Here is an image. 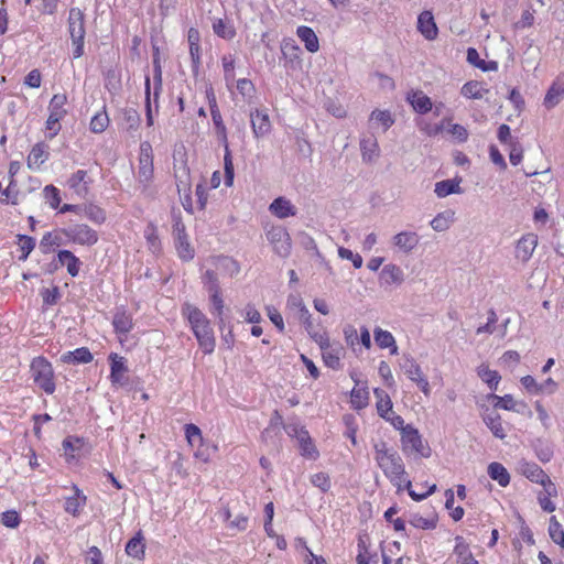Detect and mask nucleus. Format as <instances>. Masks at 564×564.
I'll list each match as a JSON object with an SVG mask.
<instances>
[{
	"mask_svg": "<svg viewBox=\"0 0 564 564\" xmlns=\"http://www.w3.org/2000/svg\"><path fill=\"white\" fill-rule=\"evenodd\" d=\"M30 368L35 384L47 394H52L55 391L52 365L44 357H36L32 360Z\"/></svg>",
	"mask_w": 564,
	"mask_h": 564,
	"instance_id": "obj_2",
	"label": "nucleus"
},
{
	"mask_svg": "<svg viewBox=\"0 0 564 564\" xmlns=\"http://www.w3.org/2000/svg\"><path fill=\"white\" fill-rule=\"evenodd\" d=\"M478 376L481 378V380L484 382H486L488 384V387L491 390L497 389L498 383L501 379V377L499 376V373L496 370H490L489 368L484 367V366L478 368Z\"/></svg>",
	"mask_w": 564,
	"mask_h": 564,
	"instance_id": "obj_41",
	"label": "nucleus"
},
{
	"mask_svg": "<svg viewBox=\"0 0 564 564\" xmlns=\"http://www.w3.org/2000/svg\"><path fill=\"white\" fill-rule=\"evenodd\" d=\"M153 64H154V75H153V80H154V91H153V101L155 104V108L158 109V102H159V97H160V91L162 89V69H161V65L159 63V61L156 58H154L153 61Z\"/></svg>",
	"mask_w": 564,
	"mask_h": 564,
	"instance_id": "obj_45",
	"label": "nucleus"
},
{
	"mask_svg": "<svg viewBox=\"0 0 564 564\" xmlns=\"http://www.w3.org/2000/svg\"><path fill=\"white\" fill-rule=\"evenodd\" d=\"M296 35L310 53H316L319 50L318 37L312 28L301 25L296 30Z\"/></svg>",
	"mask_w": 564,
	"mask_h": 564,
	"instance_id": "obj_19",
	"label": "nucleus"
},
{
	"mask_svg": "<svg viewBox=\"0 0 564 564\" xmlns=\"http://www.w3.org/2000/svg\"><path fill=\"white\" fill-rule=\"evenodd\" d=\"M185 436L192 446L203 443L202 431L195 424L189 423L185 425Z\"/></svg>",
	"mask_w": 564,
	"mask_h": 564,
	"instance_id": "obj_50",
	"label": "nucleus"
},
{
	"mask_svg": "<svg viewBox=\"0 0 564 564\" xmlns=\"http://www.w3.org/2000/svg\"><path fill=\"white\" fill-rule=\"evenodd\" d=\"M139 181L148 184L153 176L152 148L149 142L141 143L139 156Z\"/></svg>",
	"mask_w": 564,
	"mask_h": 564,
	"instance_id": "obj_9",
	"label": "nucleus"
},
{
	"mask_svg": "<svg viewBox=\"0 0 564 564\" xmlns=\"http://www.w3.org/2000/svg\"><path fill=\"white\" fill-rule=\"evenodd\" d=\"M376 344L380 348H391V354L394 355L398 352V346L395 345L394 337L388 330H383L380 327H377L373 330Z\"/></svg>",
	"mask_w": 564,
	"mask_h": 564,
	"instance_id": "obj_29",
	"label": "nucleus"
},
{
	"mask_svg": "<svg viewBox=\"0 0 564 564\" xmlns=\"http://www.w3.org/2000/svg\"><path fill=\"white\" fill-rule=\"evenodd\" d=\"M455 542H456V545L454 547V553L458 557L457 561H462L463 558H466L473 554L469 550V545L465 542L463 536L457 535L455 538Z\"/></svg>",
	"mask_w": 564,
	"mask_h": 564,
	"instance_id": "obj_58",
	"label": "nucleus"
},
{
	"mask_svg": "<svg viewBox=\"0 0 564 564\" xmlns=\"http://www.w3.org/2000/svg\"><path fill=\"white\" fill-rule=\"evenodd\" d=\"M43 195L51 208L56 209L61 204L59 189L54 185H46L43 188Z\"/></svg>",
	"mask_w": 564,
	"mask_h": 564,
	"instance_id": "obj_47",
	"label": "nucleus"
},
{
	"mask_svg": "<svg viewBox=\"0 0 564 564\" xmlns=\"http://www.w3.org/2000/svg\"><path fill=\"white\" fill-rule=\"evenodd\" d=\"M408 100L412 105L413 109L421 115L427 113L433 106L431 98L422 91H415L412 95H409Z\"/></svg>",
	"mask_w": 564,
	"mask_h": 564,
	"instance_id": "obj_27",
	"label": "nucleus"
},
{
	"mask_svg": "<svg viewBox=\"0 0 564 564\" xmlns=\"http://www.w3.org/2000/svg\"><path fill=\"white\" fill-rule=\"evenodd\" d=\"M538 246V236L535 234H527L522 236L516 246V258L521 262H528Z\"/></svg>",
	"mask_w": 564,
	"mask_h": 564,
	"instance_id": "obj_11",
	"label": "nucleus"
},
{
	"mask_svg": "<svg viewBox=\"0 0 564 564\" xmlns=\"http://www.w3.org/2000/svg\"><path fill=\"white\" fill-rule=\"evenodd\" d=\"M85 216L95 224H102L106 220V213L96 205L86 206Z\"/></svg>",
	"mask_w": 564,
	"mask_h": 564,
	"instance_id": "obj_51",
	"label": "nucleus"
},
{
	"mask_svg": "<svg viewBox=\"0 0 564 564\" xmlns=\"http://www.w3.org/2000/svg\"><path fill=\"white\" fill-rule=\"evenodd\" d=\"M63 234L72 241L83 246H93L98 241L97 231L85 224L73 225L64 229Z\"/></svg>",
	"mask_w": 564,
	"mask_h": 564,
	"instance_id": "obj_8",
	"label": "nucleus"
},
{
	"mask_svg": "<svg viewBox=\"0 0 564 564\" xmlns=\"http://www.w3.org/2000/svg\"><path fill=\"white\" fill-rule=\"evenodd\" d=\"M484 422L497 438L503 440L506 437L501 417L498 413L491 412L486 414L484 416Z\"/></svg>",
	"mask_w": 564,
	"mask_h": 564,
	"instance_id": "obj_32",
	"label": "nucleus"
},
{
	"mask_svg": "<svg viewBox=\"0 0 564 564\" xmlns=\"http://www.w3.org/2000/svg\"><path fill=\"white\" fill-rule=\"evenodd\" d=\"M294 432L300 443L301 454L305 457L315 459L318 456V453L312 442L308 432L304 429H294Z\"/></svg>",
	"mask_w": 564,
	"mask_h": 564,
	"instance_id": "obj_20",
	"label": "nucleus"
},
{
	"mask_svg": "<svg viewBox=\"0 0 564 564\" xmlns=\"http://www.w3.org/2000/svg\"><path fill=\"white\" fill-rule=\"evenodd\" d=\"M523 475L530 479L531 481H535L538 484L543 482L546 479L547 475L545 471L536 464H525L523 466Z\"/></svg>",
	"mask_w": 564,
	"mask_h": 564,
	"instance_id": "obj_39",
	"label": "nucleus"
},
{
	"mask_svg": "<svg viewBox=\"0 0 564 564\" xmlns=\"http://www.w3.org/2000/svg\"><path fill=\"white\" fill-rule=\"evenodd\" d=\"M62 245V239L59 236L53 235L52 232H46L40 242V248L43 253H50L54 247H58Z\"/></svg>",
	"mask_w": 564,
	"mask_h": 564,
	"instance_id": "obj_43",
	"label": "nucleus"
},
{
	"mask_svg": "<svg viewBox=\"0 0 564 564\" xmlns=\"http://www.w3.org/2000/svg\"><path fill=\"white\" fill-rule=\"evenodd\" d=\"M127 371L124 359L117 355H111L110 379L112 383H121L122 375Z\"/></svg>",
	"mask_w": 564,
	"mask_h": 564,
	"instance_id": "obj_37",
	"label": "nucleus"
},
{
	"mask_svg": "<svg viewBox=\"0 0 564 564\" xmlns=\"http://www.w3.org/2000/svg\"><path fill=\"white\" fill-rule=\"evenodd\" d=\"M563 98H564V87L560 86L557 83H553V85L549 88V90L544 97V106L549 109L553 108Z\"/></svg>",
	"mask_w": 564,
	"mask_h": 564,
	"instance_id": "obj_35",
	"label": "nucleus"
},
{
	"mask_svg": "<svg viewBox=\"0 0 564 564\" xmlns=\"http://www.w3.org/2000/svg\"><path fill=\"white\" fill-rule=\"evenodd\" d=\"M68 30L74 45L73 57L78 58L84 54L85 23L84 13L78 8H72L68 15Z\"/></svg>",
	"mask_w": 564,
	"mask_h": 564,
	"instance_id": "obj_3",
	"label": "nucleus"
},
{
	"mask_svg": "<svg viewBox=\"0 0 564 564\" xmlns=\"http://www.w3.org/2000/svg\"><path fill=\"white\" fill-rule=\"evenodd\" d=\"M173 237L175 241V248L178 257L184 261H189L194 258L195 251L187 240L185 231V225L180 216L173 217Z\"/></svg>",
	"mask_w": 564,
	"mask_h": 564,
	"instance_id": "obj_6",
	"label": "nucleus"
},
{
	"mask_svg": "<svg viewBox=\"0 0 564 564\" xmlns=\"http://www.w3.org/2000/svg\"><path fill=\"white\" fill-rule=\"evenodd\" d=\"M462 178H448L435 184V194L437 197L443 198L451 194H462L464 191L460 187Z\"/></svg>",
	"mask_w": 564,
	"mask_h": 564,
	"instance_id": "obj_17",
	"label": "nucleus"
},
{
	"mask_svg": "<svg viewBox=\"0 0 564 564\" xmlns=\"http://www.w3.org/2000/svg\"><path fill=\"white\" fill-rule=\"evenodd\" d=\"M455 221V212L447 209L437 214L430 223L431 227L438 232L446 231Z\"/></svg>",
	"mask_w": 564,
	"mask_h": 564,
	"instance_id": "obj_25",
	"label": "nucleus"
},
{
	"mask_svg": "<svg viewBox=\"0 0 564 564\" xmlns=\"http://www.w3.org/2000/svg\"><path fill=\"white\" fill-rule=\"evenodd\" d=\"M392 242L399 251L409 254L419 246L420 237L414 231H401L392 237Z\"/></svg>",
	"mask_w": 564,
	"mask_h": 564,
	"instance_id": "obj_12",
	"label": "nucleus"
},
{
	"mask_svg": "<svg viewBox=\"0 0 564 564\" xmlns=\"http://www.w3.org/2000/svg\"><path fill=\"white\" fill-rule=\"evenodd\" d=\"M192 329L204 354H212L215 348V337L209 321L196 325Z\"/></svg>",
	"mask_w": 564,
	"mask_h": 564,
	"instance_id": "obj_10",
	"label": "nucleus"
},
{
	"mask_svg": "<svg viewBox=\"0 0 564 564\" xmlns=\"http://www.w3.org/2000/svg\"><path fill=\"white\" fill-rule=\"evenodd\" d=\"M376 462L390 481L401 487L408 478L401 456L394 449H389L384 442L375 445Z\"/></svg>",
	"mask_w": 564,
	"mask_h": 564,
	"instance_id": "obj_1",
	"label": "nucleus"
},
{
	"mask_svg": "<svg viewBox=\"0 0 564 564\" xmlns=\"http://www.w3.org/2000/svg\"><path fill=\"white\" fill-rule=\"evenodd\" d=\"M491 398L496 400V403L494 404L495 408H500V409L509 410V411H516L517 403L513 400L511 394H506L503 397L492 394Z\"/></svg>",
	"mask_w": 564,
	"mask_h": 564,
	"instance_id": "obj_55",
	"label": "nucleus"
},
{
	"mask_svg": "<svg viewBox=\"0 0 564 564\" xmlns=\"http://www.w3.org/2000/svg\"><path fill=\"white\" fill-rule=\"evenodd\" d=\"M91 181L84 170L76 171L67 181L69 188L74 189L77 194L87 193L88 185Z\"/></svg>",
	"mask_w": 564,
	"mask_h": 564,
	"instance_id": "obj_24",
	"label": "nucleus"
},
{
	"mask_svg": "<svg viewBox=\"0 0 564 564\" xmlns=\"http://www.w3.org/2000/svg\"><path fill=\"white\" fill-rule=\"evenodd\" d=\"M19 246L22 251L20 260H26L29 254L35 248V239L26 235H18Z\"/></svg>",
	"mask_w": 564,
	"mask_h": 564,
	"instance_id": "obj_46",
	"label": "nucleus"
},
{
	"mask_svg": "<svg viewBox=\"0 0 564 564\" xmlns=\"http://www.w3.org/2000/svg\"><path fill=\"white\" fill-rule=\"evenodd\" d=\"M46 144L44 143H36L29 156H28V166L30 169H39L41 164H43L47 158H48V153L46 152Z\"/></svg>",
	"mask_w": 564,
	"mask_h": 564,
	"instance_id": "obj_26",
	"label": "nucleus"
},
{
	"mask_svg": "<svg viewBox=\"0 0 564 564\" xmlns=\"http://www.w3.org/2000/svg\"><path fill=\"white\" fill-rule=\"evenodd\" d=\"M401 445L403 453L408 454L409 452H413L419 454L422 457L431 456V448L427 443L423 442V438L420 432L408 424L405 429H403V433L401 434Z\"/></svg>",
	"mask_w": 564,
	"mask_h": 564,
	"instance_id": "obj_4",
	"label": "nucleus"
},
{
	"mask_svg": "<svg viewBox=\"0 0 564 564\" xmlns=\"http://www.w3.org/2000/svg\"><path fill=\"white\" fill-rule=\"evenodd\" d=\"M183 313L187 316L191 327H194L199 324H204L208 321L207 317L205 316V314L200 310H198L197 307H195L191 304L184 305Z\"/></svg>",
	"mask_w": 564,
	"mask_h": 564,
	"instance_id": "obj_38",
	"label": "nucleus"
},
{
	"mask_svg": "<svg viewBox=\"0 0 564 564\" xmlns=\"http://www.w3.org/2000/svg\"><path fill=\"white\" fill-rule=\"evenodd\" d=\"M281 52L283 57L291 64L292 67L299 66L301 59V48L296 45L292 39H285L281 43Z\"/></svg>",
	"mask_w": 564,
	"mask_h": 564,
	"instance_id": "obj_18",
	"label": "nucleus"
},
{
	"mask_svg": "<svg viewBox=\"0 0 564 564\" xmlns=\"http://www.w3.org/2000/svg\"><path fill=\"white\" fill-rule=\"evenodd\" d=\"M338 254L341 259L350 260L356 269L362 267V258L358 253H354L351 250L340 247Z\"/></svg>",
	"mask_w": 564,
	"mask_h": 564,
	"instance_id": "obj_60",
	"label": "nucleus"
},
{
	"mask_svg": "<svg viewBox=\"0 0 564 564\" xmlns=\"http://www.w3.org/2000/svg\"><path fill=\"white\" fill-rule=\"evenodd\" d=\"M549 533L552 541L556 544L564 540V530L555 516L550 519Z\"/></svg>",
	"mask_w": 564,
	"mask_h": 564,
	"instance_id": "obj_49",
	"label": "nucleus"
},
{
	"mask_svg": "<svg viewBox=\"0 0 564 564\" xmlns=\"http://www.w3.org/2000/svg\"><path fill=\"white\" fill-rule=\"evenodd\" d=\"M112 325L116 333L126 335L133 327L132 316L124 310H118L113 315Z\"/></svg>",
	"mask_w": 564,
	"mask_h": 564,
	"instance_id": "obj_21",
	"label": "nucleus"
},
{
	"mask_svg": "<svg viewBox=\"0 0 564 564\" xmlns=\"http://www.w3.org/2000/svg\"><path fill=\"white\" fill-rule=\"evenodd\" d=\"M269 210L278 218H286L296 215V208L285 197L275 198L269 206Z\"/></svg>",
	"mask_w": 564,
	"mask_h": 564,
	"instance_id": "obj_16",
	"label": "nucleus"
},
{
	"mask_svg": "<svg viewBox=\"0 0 564 564\" xmlns=\"http://www.w3.org/2000/svg\"><path fill=\"white\" fill-rule=\"evenodd\" d=\"M322 358L326 367L334 370L341 368V356L344 355V347L339 344H329L327 348H323Z\"/></svg>",
	"mask_w": 564,
	"mask_h": 564,
	"instance_id": "obj_14",
	"label": "nucleus"
},
{
	"mask_svg": "<svg viewBox=\"0 0 564 564\" xmlns=\"http://www.w3.org/2000/svg\"><path fill=\"white\" fill-rule=\"evenodd\" d=\"M399 365L404 375L411 381L415 382L425 395H429L431 392L429 380L423 375L420 365L414 360V358L409 355H404Z\"/></svg>",
	"mask_w": 564,
	"mask_h": 564,
	"instance_id": "obj_5",
	"label": "nucleus"
},
{
	"mask_svg": "<svg viewBox=\"0 0 564 564\" xmlns=\"http://www.w3.org/2000/svg\"><path fill=\"white\" fill-rule=\"evenodd\" d=\"M417 29L426 40H434L437 36L438 30L430 11H423L419 15Z\"/></svg>",
	"mask_w": 564,
	"mask_h": 564,
	"instance_id": "obj_15",
	"label": "nucleus"
},
{
	"mask_svg": "<svg viewBox=\"0 0 564 564\" xmlns=\"http://www.w3.org/2000/svg\"><path fill=\"white\" fill-rule=\"evenodd\" d=\"M203 282H204L205 286L207 288L208 292H213L215 290L220 289L217 274L212 270H207L205 272V274L203 276Z\"/></svg>",
	"mask_w": 564,
	"mask_h": 564,
	"instance_id": "obj_64",
	"label": "nucleus"
},
{
	"mask_svg": "<svg viewBox=\"0 0 564 564\" xmlns=\"http://www.w3.org/2000/svg\"><path fill=\"white\" fill-rule=\"evenodd\" d=\"M66 102L67 96L65 94H55L48 104L50 113L64 118L67 115V110L64 107Z\"/></svg>",
	"mask_w": 564,
	"mask_h": 564,
	"instance_id": "obj_36",
	"label": "nucleus"
},
{
	"mask_svg": "<svg viewBox=\"0 0 564 564\" xmlns=\"http://www.w3.org/2000/svg\"><path fill=\"white\" fill-rule=\"evenodd\" d=\"M252 132L257 139L265 137L271 131V122L267 112L256 109L250 113Z\"/></svg>",
	"mask_w": 564,
	"mask_h": 564,
	"instance_id": "obj_13",
	"label": "nucleus"
},
{
	"mask_svg": "<svg viewBox=\"0 0 564 564\" xmlns=\"http://www.w3.org/2000/svg\"><path fill=\"white\" fill-rule=\"evenodd\" d=\"M62 119L63 118H59L57 116H54L53 113H50V116L46 120V123H45L46 130L50 131L46 137L50 140H52L53 138H55L58 134V132L61 130L59 121Z\"/></svg>",
	"mask_w": 564,
	"mask_h": 564,
	"instance_id": "obj_59",
	"label": "nucleus"
},
{
	"mask_svg": "<svg viewBox=\"0 0 564 564\" xmlns=\"http://www.w3.org/2000/svg\"><path fill=\"white\" fill-rule=\"evenodd\" d=\"M371 120H376L378 121L379 123L382 124V127L384 128V130L389 129L394 120L392 119L391 117V113L387 110H375L372 111L371 113V117H370Z\"/></svg>",
	"mask_w": 564,
	"mask_h": 564,
	"instance_id": "obj_57",
	"label": "nucleus"
},
{
	"mask_svg": "<svg viewBox=\"0 0 564 564\" xmlns=\"http://www.w3.org/2000/svg\"><path fill=\"white\" fill-rule=\"evenodd\" d=\"M409 522L414 528L430 530V529H434L436 527L437 520H436V518L427 519V518H424V517L415 513V514L411 516V519L409 520Z\"/></svg>",
	"mask_w": 564,
	"mask_h": 564,
	"instance_id": "obj_48",
	"label": "nucleus"
},
{
	"mask_svg": "<svg viewBox=\"0 0 564 564\" xmlns=\"http://www.w3.org/2000/svg\"><path fill=\"white\" fill-rule=\"evenodd\" d=\"M109 124V117L106 110L97 112L90 120L89 128L94 133L104 132Z\"/></svg>",
	"mask_w": 564,
	"mask_h": 564,
	"instance_id": "obj_40",
	"label": "nucleus"
},
{
	"mask_svg": "<svg viewBox=\"0 0 564 564\" xmlns=\"http://www.w3.org/2000/svg\"><path fill=\"white\" fill-rule=\"evenodd\" d=\"M1 524L14 529L21 522L20 514L15 510H8L1 513Z\"/></svg>",
	"mask_w": 564,
	"mask_h": 564,
	"instance_id": "obj_53",
	"label": "nucleus"
},
{
	"mask_svg": "<svg viewBox=\"0 0 564 564\" xmlns=\"http://www.w3.org/2000/svg\"><path fill=\"white\" fill-rule=\"evenodd\" d=\"M224 170H225V184L230 187L234 184L235 169L232 163V156L229 149L224 155Z\"/></svg>",
	"mask_w": 564,
	"mask_h": 564,
	"instance_id": "obj_44",
	"label": "nucleus"
},
{
	"mask_svg": "<svg viewBox=\"0 0 564 564\" xmlns=\"http://www.w3.org/2000/svg\"><path fill=\"white\" fill-rule=\"evenodd\" d=\"M41 294L45 305L56 304L61 296L59 289L57 286H54L53 289H44Z\"/></svg>",
	"mask_w": 564,
	"mask_h": 564,
	"instance_id": "obj_62",
	"label": "nucleus"
},
{
	"mask_svg": "<svg viewBox=\"0 0 564 564\" xmlns=\"http://www.w3.org/2000/svg\"><path fill=\"white\" fill-rule=\"evenodd\" d=\"M360 149L362 160L366 162H371L379 155V147L375 137L364 138L360 141Z\"/></svg>",
	"mask_w": 564,
	"mask_h": 564,
	"instance_id": "obj_31",
	"label": "nucleus"
},
{
	"mask_svg": "<svg viewBox=\"0 0 564 564\" xmlns=\"http://www.w3.org/2000/svg\"><path fill=\"white\" fill-rule=\"evenodd\" d=\"M123 119L128 124L129 130H137L140 124V115L134 109H128L123 113Z\"/></svg>",
	"mask_w": 564,
	"mask_h": 564,
	"instance_id": "obj_61",
	"label": "nucleus"
},
{
	"mask_svg": "<svg viewBox=\"0 0 564 564\" xmlns=\"http://www.w3.org/2000/svg\"><path fill=\"white\" fill-rule=\"evenodd\" d=\"M78 492L79 490L76 488V494L72 497H68L65 501L64 509L72 516H77L79 513L80 507L86 501V497L80 498Z\"/></svg>",
	"mask_w": 564,
	"mask_h": 564,
	"instance_id": "obj_42",
	"label": "nucleus"
},
{
	"mask_svg": "<svg viewBox=\"0 0 564 564\" xmlns=\"http://www.w3.org/2000/svg\"><path fill=\"white\" fill-rule=\"evenodd\" d=\"M460 93L466 98L481 99L488 89L482 83L470 80L463 85Z\"/></svg>",
	"mask_w": 564,
	"mask_h": 564,
	"instance_id": "obj_30",
	"label": "nucleus"
},
{
	"mask_svg": "<svg viewBox=\"0 0 564 564\" xmlns=\"http://www.w3.org/2000/svg\"><path fill=\"white\" fill-rule=\"evenodd\" d=\"M368 391L366 389L354 388L351 390V404L355 409H362L367 405Z\"/></svg>",
	"mask_w": 564,
	"mask_h": 564,
	"instance_id": "obj_52",
	"label": "nucleus"
},
{
	"mask_svg": "<svg viewBox=\"0 0 564 564\" xmlns=\"http://www.w3.org/2000/svg\"><path fill=\"white\" fill-rule=\"evenodd\" d=\"M380 278L388 285L400 284L403 282V271L395 264H387L383 267Z\"/></svg>",
	"mask_w": 564,
	"mask_h": 564,
	"instance_id": "obj_28",
	"label": "nucleus"
},
{
	"mask_svg": "<svg viewBox=\"0 0 564 564\" xmlns=\"http://www.w3.org/2000/svg\"><path fill=\"white\" fill-rule=\"evenodd\" d=\"M214 32L223 37V39H232L235 35V30L227 25L223 20H217L213 25Z\"/></svg>",
	"mask_w": 564,
	"mask_h": 564,
	"instance_id": "obj_56",
	"label": "nucleus"
},
{
	"mask_svg": "<svg viewBox=\"0 0 564 564\" xmlns=\"http://www.w3.org/2000/svg\"><path fill=\"white\" fill-rule=\"evenodd\" d=\"M311 482L313 486L319 488L323 492H327L330 489V478L326 473H317L312 475Z\"/></svg>",
	"mask_w": 564,
	"mask_h": 564,
	"instance_id": "obj_54",
	"label": "nucleus"
},
{
	"mask_svg": "<svg viewBox=\"0 0 564 564\" xmlns=\"http://www.w3.org/2000/svg\"><path fill=\"white\" fill-rule=\"evenodd\" d=\"M143 536L139 531L126 545V553L133 558H142L144 556V544L142 543Z\"/></svg>",
	"mask_w": 564,
	"mask_h": 564,
	"instance_id": "obj_34",
	"label": "nucleus"
},
{
	"mask_svg": "<svg viewBox=\"0 0 564 564\" xmlns=\"http://www.w3.org/2000/svg\"><path fill=\"white\" fill-rule=\"evenodd\" d=\"M61 360L66 364H88L93 360V354L86 347H80L74 351L62 355Z\"/></svg>",
	"mask_w": 564,
	"mask_h": 564,
	"instance_id": "obj_23",
	"label": "nucleus"
},
{
	"mask_svg": "<svg viewBox=\"0 0 564 564\" xmlns=\"http://www.w3.org/2000/svg\"><path fill=\"white\" fill-rule=\"evenodd\" d=\"M377 411L382 419H389V414H393L390 397H387L384 400H378Z\"/></svg>",
	"mask_w": 564,
	"mask_h": 564,
	"instance_id": "obj_63",
	"label": "nucleus"
},
{
	"mask_svg": "<svg viewBox=\"0 0 564 564\" xmlns=\"http://www.w3.org/2000/svg\"><path fill=\"white\" fill-rule=\"evenodd\" d=\"M488 475L496 480L501 487H506L510 482L508 470L500 463H491L488 466Z\"/></svg>",
	"mask_w": 564,
	"mask_h": 564,
	"instance_id": "obj_33",
	"label": "nucleus"
},
{
	"mask_svg": "<svg viewBox=\"0 0 564 564\" xmlns=\"http://www.w3.org/2000/svg\"><path fill=\"white\" fill-rule=\"evenodd\" d=\"M267 239L280 257H288L291 252V238L283 226H272L267 232Z\"/></svg>",
	"mask_w": 564,
	"mask_h": 564,
	"instance_id": "obj_7",
	"label": "nucleus"
},
{
	"mask_svg": "<svg viewBox=\"0 0 564 564\" xmlns=\"http://www.w3.org/2000/svg\"><path fill=\"white\" fill-rule=\"evenodd\" d=\"M57 257L59 264L67 267V272L70 276L75 278L78 275L80 261L73 252L69 250H61Z\"/></svg>",
	"mask_w": 564,
	"mask_h": 564,
	"instance_id": "obj_22",
	"label": "nucleus"
}]
</instances>
